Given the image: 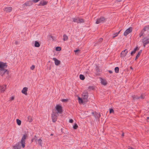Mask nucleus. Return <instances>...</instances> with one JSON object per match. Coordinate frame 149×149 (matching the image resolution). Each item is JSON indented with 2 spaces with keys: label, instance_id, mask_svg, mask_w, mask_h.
I'll return each instance as SVG.
<instances>
[{
  "label": "nucleus",
  "instance_id": "obj_1",
  "mask_svg": "<svg viewBox=\"0 0 149 149\" xmlns=\"http://www.w3.org/2000/svg\"><path fill=\"white\" fill-rule=\"evenodd\" d=\"M27 137V134H25L23 135L21 141V143L22 148H24L25 146V141L26 137Z\"/></svg>",
  "mask_w": 149,
  "mask_h": 149
},
{
  "label": "nucleus",
  "instance_id": "obj_2",
  "mask_svg": "<svg viewBox=\"0 0 149 149\" xmlns=\"http://www.w3.org/2000/svg\"><path fill=\"white\" fill-rule=\"evenodd\" d=\"M142 43L144 47H145L148 44H149V36H147L145 37L142 39Z\"/></svg>",
  "mask_w": 149,
  "mask_h": 149
},
{
  "label": "nucleus",
  "instance_id": "obj_3",
  "mask_svg": "<svg viewBox=\"0 0 149 149\" xmlns=\"http://www.w3.org/2000/svg\"><path fill=\"white\" fill-rule=\"evenodd\" d=\"M55 109L57 111V113H62V107L61 106L60 104H57L55 107Z\"/></svg>",
  "mask_w": 149,
  "mask_h": 149
},
{
  "label": "nucleus",
  "instance_id": "obj_4",
  "mask_svg": "<svg viewBox=\"0 0 149 149\" xmlns=\"http://www.w3.org/2000/svg\"><path fill=\"white\" fill-rule=\"evenodd\" d=\"M88 97V93L86 91H84L82 94V97L84 100L85 101H87V99Z\"/></svg>",
  "mask_w": 149,
  "mask_h": 149
},
{
  "label": "nucleus",
  "instance_id": "obj_5",
  "mask_svg": "<svg viewBox=\"0 0 149 149\" xmlns=\"http://www.w3.org/2000/svg\"><path fill=\"white\" fill-rule=\"evenodd\" d=\"M106 20V19L104 17H101L100 18H97L96 22V24H99L101 23H103Z\"/></svg>",
  "mask_w": 149,
  "mask_h": 149
},
{
  "label": "nucleus",
  "instance_id": "obj_6",
  "mask_svg": "<svg viewBox=\"0 0 149 149\" xmlns=\"http://www.w3.org/2000/svg\"><path fill=\"white\" fill-rule=\"evenodd\" d=\"M148 30H149V26L147 25L146 26L141 30L140 33H139V37H141L143 35V34L145 31H148Z\"/></svg>",
  "mask_w": 149,
  "mask_h": 149
},
{
  "label": "nucleus",
  "instance_id": "obj_7",
  "mask_svg": "<svg viewBox=\"0 0 149 149\" xmlns=\"http://www.w3.org/2000/svg\"><path fill=\"white\" fill-rule=\"evenodd\" d=\"M56 113L54 112L52 114V122L54 123L57 120V115Z\"/></svg>",
  "mask_w": 149,
  "mask_h": 149
},
{
  "label": "nucleus",
  "instance_id": "obj_8",
  "mask_svg": "<svg viewBox=\"0 0 149 149\" xmlns=\"http://www.w3.org/2000/svg\"><path fill=\"white\" fill-rule=\"evenodd\" d=\"M7 67L6 63H4L2 62H0V70L5 69Z\"/></svg>",
  "mask_w": 149,
  "mask_h": 149
},
{
  "label": "nucleus",
  "instance_id": "obj_9",
  "mask_svg": "<svg viewBox=\"0 0 149 149\" xmlns=\"http://www.w3.org/2000/svg\"><path fill=\"white\" fill-rule=\"evenodd\" d=\"M132 27H130L129 28L126 30L124 33V35L125 36H126L129 33H130L132 31Z\"/></svg>",
  "mask_w": 149,
  "mask_h": 149
},
{
  "label": "nucleus",
  "instance_id": "obj_10",
  "mask_svg": "<svg viewBox=\"0 0 149 149\" xmlns=\"http://www.w3.org/2000/svg\"><path fill=\"white\" fill-rule=\"evenodd\" d=\"M5 74H8V72L6 69L0 70V75L2 76H3Z\"/></svg>",
  "mask_w": 149,
  "mask_h": 149
},
{
  "label": "nucleus",
  "instance_id": "obj_11",
  "mask_svg": "<svg viewBox=\"0 0 149 149\" xmlns=\"http://www.w3.org/2000/svg\"><path fill=\"white\" fill-rule=\"evenodd\" d=\"M92 113L96 120L97 119H99L100 117V113H98L97 112H95V113L93 112Z\"/></svg>",
  "mask_w": 149,
  "mask_h": 149
},
{
  "label": "nucleus",
  "instance_id": "obj_12",
  "mask_svg": "<svg viewBox=\"0 0 149 149\" xmlns=\"http://www.w3.org/2000/svg\"><path fill=\"white\" fill-rule=\"evenodd\" d=\"M32 2L31 1H27L23 5L24 7L25 6H30L32 5Z\"/></svg>",
  "mask_w": 149,
  "mask_h": 149
},
{
  "label": "nucleus",
  "instance_id": "obj_13",
  "mask_svg": "<svg viewBox=\"0 0 149 149\" xmlns=\"http://www.w3.org/2000/svg\"><path fill=\"white\" fill-rule=\"evenodd\" d=\"M21 148L20 143H17L13 147V149H20Z\"/></svg>",
  "mask_w": 149,
  "mask_h": 149
},
{
  "label": "nucleus",
  "instance_id": "obj_14",
  "mask_svg": "<svg viewBox=\"0 0 149 149\" xmlns=\"http://www.w3.org/2000/svg\"><path fill=\"white\" fill-rule=\"evenodd\" d=\"M53 60L54 61L55 65H58L61 63L60 61L56 58H54Z\"/></svg>",
  "mask_w": 149,
  "mask_h": 149
},
{
  "label": "nucleus",
  "instance_id": "obj_15",
  "mask_svg": "<svg viewBox=\"0 0 149 149\" xmlns=\"http://www.w3.org/2000/svg\"><path fill=\"white\" fill-rule=\"evenodd\" d=\"M28 90V88L26 87H24L22 90V93L24 94L25 95H27V93L26 92Z\"/></svg>",
  "mask_w": 149,
  "mask_h": 149
},
{
  "label": "nucleus",
  "instance_id": "obj_16",
  "mask_svg": "<svg viewBox=\"0 0 149 149\" xmlns=\"http://www.w3.org/2000/svg\"><path fill=\"white\" fill-rule=\"evenodd\" d=\"M139 49V48H138V47H136L134 49V50L131 52L130 53L131 55V56H133V54H135L136 51L138 50Z\"/></svg>",
  "mask_w": 149,
  "mask_h": 149
},
{
  "label": "nucleus",
  "instance_id": "obj_17",
  "mask_svg": "<svg viewBox=\"0 0 149 149\" xmlns=\"http://www.w3.org/2000/svg\"><path fill=\"white\" fill-rule=\"evenodd\" d=\"M47 2L46 1H45L43 0V1H40L39 4L38 5L39 6H45L47 4Z\"/></svg>",
  "mask_w": 149,
  "mask_h": 149
},
{
  "label": "nucleus",
  "instance_id": "obj_18",
  "mask_svg": "<svg viewBox=\"0 0 149 149\" xmlns=\"http://www.w3.org/2000/svg\"><path fill=\"white\" fill-rule=\"evenodd\" d=\"M12 8L11 7H8L5 8V11L7 12H10L12 10Z\"/></svg>",
  "mask_w": 149,
  "mask_h": 149
},
{
  "label": "nucleus",
  "instance_id": "obj_19",
  "mask_svg": "<svg viewBox=\"0 0 149 149\" xmlns=\"http://www.w3.org/2000/svg\"><path fill=\"white\" fill-rule=\"evenodd\" d=\"M100 81L102 84L104 86L107 84V83L106 80L102 78H101Z\"/></svg>",
  "mask_w": 149,
  "mask_h": 149
},
{
  "label": "nucleus",
  "instance_id": "obj_20",
  "mask_svg": "<svg viewBox=\"0 0 149 149\" xmlns=\"http://www.w3.org/2000/svg\"><path fill=\"white\" fill-rule=\"evenodd\" d=\"M126 51V49L122 51L120 54L121 55V57H124L126 55L125 52Z\"/></svg>",
  "mask_w": 149,
  "mask_h": 149
},
{
  "label": "nucleus",
  "instance_id": "obj_21",
  "mask_svg": "<svg viewBox=\"0 0 149 149\" xmlns=\"http://www.w3.org/2000/svg\"><path fill=\"white\" fill-rule=\"evenodd\" d=\"M6 88V85H3L1 87L0 89L1 91V92L2 93H3L5 91Z\"/></svg>",
  "mask_w": 149,
  "mask_h": 149
},
{
  "label": "nucleus",
  "instance_id": "obj_22",
  "mask_svg": "<svg viewBox=\"0 0 149 149\" xmlns=\"http://www.w3.org/2000/svg\"><path fill=\"white\" fill-rule=\"evenodd\" d=\"M79 18L78 17H76L75 18H73L72 19H73V21L74 22H77V23H79Z\"/></svg>",
  "mask_w": 149,
  "mask_h": 149
},
{
  "label": "nucleus",
  "instance_id": "obj_23",
  "mask_svg": "<svg viewBox=\"0 0 149 149\" xmlns=\"http://www.w3.org/2000/svg\"><path fill=\"white\" fill-rule=\"evenodd\" d=\"M142 50H140L139 51L138 53L136 56V57L135 59V60H136V59L138 58V57L139 56L140 54H141L142 52Z\"/></svg>",
  "mask_w": 149,
  "mask_h": 149
},
{
  "label": "nucleus",
  "instance_id": "obj_24",
  "mask_svg": "<svg viewBox=\"0 0 149 149\" xmlns=\"http://www.w3.org/2000/svg\"><path fill=\"white\" fill-rule=\"evenodd\" d=\"M40 44L38 42L35 41V42L34 46L36 47H39L40 46Z\"/></svg>",
  "mask_w": 149,
  "mask_h": 149
},
{
  "label": "nucleus",
  "instance_id": "obj_25",
  "mask_svg": "<svg viewBox=\"0 0 149 149\" xmlns=\"http://www.w3.org/2000/svg\"><path fill=\"white\" fill-rule=\"evenodd\" d=\"M37 140L38 141V144H39L40 146H42V140L41 139H40Z\"/></svg>",
  "mask_w": 149,
  "mask_h": 149
},
{
  "label": "nucleus",
  "instance_id": "obj_26",
  "mask_svg": "<svg viewBox=\"0 0 149 149\" xmlns=\"http://www.w3.org/2000/svg\"><path fill=\"white\" fill-rule=\"evenodd\" d=\"M79 78L81 80H83L84 79L85 77L84 75L81 74L79 75Z\"/></svg>",
  "mask_w": 149,
  "mask_h": 149
},
{
  "label": "nucleus",
  "instance_id": "obj_27",
  "mask_svg": "<svg viewBox=\"0 0 149 149\" xmlns=\"http://www.w3.org/2000/svg\"><path fill=\"white\" fill-rule=\"evenodd\" d=\"M27 119H28V120H27L28 121H29L30 122H31L33 120L31 116H29L27 117Z\"/></svg>",
  "mask_w": 149,
  "mask_h": 149
},
{
  "label": "nucleus",
  "instance_id": "obj_28",
  "mask_svg": "<svg viewBox=\"0 0 149 149\" xmlns=\"http://www.w3.org/2000/svg\"><path fill=\"white\" fill-rule=\"evenodd\" d=\"M78 100L79 103H82L83 102V100L80 97H78Z\"/></svg>",
  "mask_w": 149,
  "mask_h": 149
},
{
  "label": "nucleus",
  "instance_id": "obj_29",
  "mask_svg": "<svg viewBox=\"0 0 149 149\" xmlns=\"http://www.w3.org/2000/svg\"><path fill=\"white\" fill-rule=\"evenodd\" d=\"M63 40L64 41L67 40L68 39V37L65 34H64L63 35Z\"/></svg>",
  "mask_w": 149,
  "mask_h": 149
},
{
  "label": "nucleus",
  "instance_id": "obj_30",
  "mask_svg": "<svg viewBox=\"0 0 149 149\" xmlns=\"http://www.w3.org/2000/svg\"><path fill=\"white\" fill-rule=\"evenodd\" d=\"M16 121H17V124H18V125H20L21 124V121L19 120V119H17L16 120Z\"/></svg>",
  "mask_w": 149,
  "mask_h": 149
},
{
  "label": "nucleus",
  "instance_id": "obj_31",
  "mask_svg": "<svg viewBox=\"0 0 149 149\" xmlns=\"http://www.w3.org/2000/svg\"><path fill=\"white\" fill-rule=\"evenodd\" d=\"M114 70L116 73H118L119 72V68L118 67H116L115 68Z\"/></svg>",
  "mask_w": 149,
  "mask_h": 149
},
{
  "label": "nucleus",
  "instance_id": "obj_32",
  "mask_svg": "<svg viewBox=\"0 0 149 149\" xmlns=\"http://www.w3.org/2000/svg\"><path fill=\"white\" fill-rule=\"evenodd\" d=\"M84 22V19H82L79 18V22L78 23H81Z\"/></svg>",
  "mask_w": 149,
  "mask_h": 149
},
{
  "label": "nucleus",
  "instance_id": "obj_33",
  "mask_svg": "<svg viewBox=\"0 0 149 149\" xmlns=\"http://www.w3.org/2000/svg\"><path fill=\"white\" fill-rule=\"evenodd\" d=\"M61 50V48L60 47H57L56 48V50L57 51H59Z\"/></svg>",
  "mask_w": 149,
  "mask_h": 149
},
{
  "label": "nucleus",
  "instance_id": "obj_34",
  "mask_svg": "<svg viewBox=\"0 0 149 149\" xmlns=\"http://www.w3.org/2000/svg\"><path fill=\"white\" fill-rule=\"evenodd\" d=\"M78 127V126L76 124H74V125L73 126V128L74 129H77Z\"/></svg>",
  "mask_w": 149,
  "mask_h": 149
},
{
  "label": "nucleus",
  "instance_id": "obj_35",
  "mask_svg": "<svg viewBox=\"0 0 149 149\" xmlns=\"http://www.w3.org/2000/svg\"><path fill=\"white\" fill-rule=\"evenodd\" d=\"M95 70L97 72H100V70L99 69V68L97 66H96V68H95Z\"/></svg>",
  "mask_w": 149,
  "mask_h": 149
},
{
  "label": "nucleus",
  "instance_id": "obj_36",
  "mask_svg": "<svg viewBox=\"0 0 149 149\" xmlns=\"http://www.w3.org/2000/svg\"><path fill=\"white\" fill-rule=\"evenodd\" d=\"M133 99L134 100L139 99V96H135V97H134Z\"/></svg>",
  "mask_w": 149,
  "mask_h": 149
},
{
  "label": "nucleus",
  "instance_id": "obj_37",
  "mask_svg": "<svg viewBox=\"0 0 149 149\" xmlns=\"http://www.w3.org/2000/svg\"><path fill=\"white\" fill-rule=\"evenodd\" d=\"M113 112H114V111H113V109H111L109 110V113H112Z\"/></svg>",
  "mask_w": 149,
  "mask_h": 149
},
{
  "label": "nucleus",
  "instance_id": "obj_38",
  "mask_svg": "<svg viewBox=\"0 0 149 149\" xmlns=\"http://www.w3.org/2000/svg\"><path fill=\"white\" fill-rule=\"evenodd\" d=\"M35 68V65H33L31 67V69L32 70H33Z\"/></svg>",
  "mask_w": 149,
  "mask_h": 149
},
{
  "label": "nucleus",
  "instance_id": "obj_39",
  "mask_svg": "<svg viewBox=\"0 0 149 149\" xmlns=\"http://www.w3.org/2000/svg\"><path fill=\"white\" fill-rule=\"evenodd\" d=\"M40 0H33V2L36 3L40 1Z\"/></svg>",
  "mask_w": 149,
  "mask_h": 149
},
{
  "label": "nucleus",
  "instance_id": "obj_40",
  "mask_svg": "<svg viewBox=\"0 0 149 149\" xmlns=\"http://www.w3.org/2000/svg\"><path fill=\"white\" fill-rule=\"evenodd\" d=\"M61 101L62 102H66L68 101V100L67 99H62L61 100Z\"/></svg>",
  "mask_w": 149,
  "mask_h": 149
},
{
  "label": "nucleus",
  "instance_id": "obj_41",
  "mask_svg": "<svg viewBox=\"0 0 149 149\" xmlns=\"http://www.w3.org/2000/svg\"><path fill=\"white\" fill-rule=\"evenodd\" d=\"M34 139L36 141L38 140V137L36 136V135L34 136Z\"/></svg>",
  "mask_w": 149,
  "mask_h": 149
},
{
  "label": "nucleus",
  "instance_id": "obj_42",
  "mask_svg": "<svg viewBox=\"0 0 149 149\" xmlns=\"http://www.w3.org/2000/svg\"><path fill=\"white\" fill-rule=\"evenodd\" d=\"M144 98V97H143V95H141L140 96H139V99H143Z\"/></svg>",
  "mask_w": 149,
  "mask_h": 149
},
{
  "label": "nucleus",
  "instance_id": "obj_43",
  "mask_svg": "<svg viewBox=\"0 0 149 149\" xmlns=\"http://www.w3.org/2000/svg\"><path fill=\"white\" fill-rule=\"evenodd\" d=\"M73 120L72 119H70L69 120V122L70 123H72L73 122Z\"/></svg>",
  "mask_w": 149,
  "mask_h": 149
},
{
  "label": "nucleus",
  "instance_id": "obj_44",
  "mask_svg": "<svg viewBox=\"0 0 149 149\" xmlns=\"http://www.w3.org/2000/svg\"><path fill=\"white\" fill-rule=\"evenodd\" d=\"M114 35V36H113L112 37L113 38H115V37H116L118 35L117 34H113Z\"/></svg>",
  "mask_w": 149,
  "mask_h": 149
},
{
  "label": "nucleus",
  "instance_id": "obj_45",
  "mask_svg": "<svg viewBox=\"0 0 149 149\" xmlns=\"http://www.w3.org/2000/svg\"><path fill=\"white\" fill-rule=\"evenodd\" d=\"M14 99V97L13 96H12L10 98V100H13Z\"/></svg>",
  "mask_w": 149,
  "mask_h": 149
},
{
  "label": "nucleus",
  "instance_id": "obj_46",
  "mask_svg": "<svg viewBox=\"0 0 149 149\" xmlns=\"http://www.w3.org/2000/svg\"><path fill=\"white\" fill-rule=\"evenodd\" d=\"M103 40V39L102 38H100L99 40V42H101Z\"/></svg>",
  "mask_w": 149,
  "mask_h": 149
},
{
  "label": "nucleus",
  "instance_id": "obj_47",
  "mask_svg": "<svg viewBox=\"0 0 149 149\" xmlns=\"http://www.w3.org/2000/svg\"><path fill=\"white\" fill-rule=\"evenodd\" d=\"M14 43L16 45H17L18 43V41H15V42H14Z\"/></svg>",
  "mask_w": 149,
  "mask_h": 149
},
{
  "label": "nucleus",
  "instance_id": "obj_48",
  "mask_svg": "<svg viewBox=\"0 0 149 149\" xmlns=\"http://www.w3.org/2000/svg\"><path fill=\"white\" fill-rule=\"evenodd\" d=\"M80 50L79 49H77L75 50L74 51V52H75V53H76L77 52H78Z\"/></svg>",
  "mask_w": 149,
  "mask_h": 149
},
{
  "label": "nucleus",
  "instance_id": "obj_49",
  "mask_svg": "<svg viewBox=\"0 0 149 149\" xmlns=\"http://www.w3.org/2000/svg\"><path fill=\"white\" fill-rule=\"evenodd\" d=\"M121 30H120V31H119L118 33H114V34H117L118 35L120 33V31H121Z\"/></svg>",
  "mask_w": 149,
  "mask_h": 149
},
{
  "label": "nucleus",
  "instance_id": "obj_50",
  "mask_svg": "<svg viewBox=\"0 0 149 149\" xmlns=\"http://www.w3.org/2000/svg\"><path fill=\"white\" fill-rule=\"evenodd\" d=\"M89 88L91 89H93V87L92 86H89Z\"/></svg>",
  "mask_w": 149,
  "mask_h": 149
},
{
  "label": "nucleus",
  "instance_id": "obj_51",
  "mask_svg": "<svg viewBox=\"0 0 149 149\" xmlns=\"http://www.w3.org/2000/svg\"><path fill=\"white\" fill-rule=\"evenodd\" d=\"M108 71L110 74H112L113 73V72L111 70H109Z\"/></svg>",
  "mask_w": 149,
  "mask_h": 149
},
{
  "label": "nucleus",
  "instance_id": "obj_52",
  "mask_svg": "<svg viewBox=\"0 0 149 149\" xmlns=\"http://www.w3.org/2000/svg\"><path fill=\"white\" fill-rule=\"evenodd\" d=\"M147 120L148 122H149V117H147Z\"/></svg>",
  "mask_w": 149,
  "mask_h": 149
},
{
  "label": "nucleus",
  "instance_id": "obj_53",
  "mask_svg": "<svg viewBox=\"0 0 149 149\" xmlns=\"http://www.w3.org/2000/svg\"><path fill=\"white\" fill-rule=\"evenodd\" d=\"M125 53H126V55H127V53H128V51L127 50V49H126V51L125 52Z\"/></svg>",
  "mask_w": 149,
  "mask_h": 149
},
{
  "label": "nucleus",
  "instance_id": "obj_54",
  "mask_svg": "<svg viewBox=\"0 0 149 149\" xmlns=\"http://www.w3.org/2000/svg\"><path fill=\"white\" fill-rule=\"evenodd\" d=\"M121 135H122V136H124V133H123V134H122Z\"/></svg>",
  "mask_w": 149,
  "mask_h": 149
},
{
  "label": "nucleus",
  "instance_id": "obj_55",
  "mask_svg": "<svg viewBox=\"0 0 149 149\" xmlns=\"http://www.w3.org/2000/svg\"><path fill=\"white\" fill-rule=\"evenodd\" d=\"M130 69H132V70H133V68L132 67H130Z\"/></svg>",
  "mask_w": 149,
  "mask_h": 149
},
{
  "label": "nucleus",
  "instance_id": "obj_56",
  "mask_svg": "<svg viewBox=\"0 0 149 149\" xmlns=\"http://www.w3.org/2000/svg\"><path fill=\"white\" fill-rule=\"evenodd\" d=\"M129 149H133L131 147L129 148Z\"/></svg>",
  "mask_w": 149,
  "mask_h": 149
},
{
  "label": "nucleus",
  "instance_id": "obj_57",
  "mask_svg": "<svg viewBox=\"0 0 149 149\" xmlns=\"http://www.w3.org/2000/svg\"><path fill=\"white\" fill-rule=\"evenodd\" d=\"M53 134H50V135L51 136H53Z\"/></svg>",
  "mask_w": 149,
  "mask_h": 149
},
{
  "label": "nucleus",
  "instance_id": "obj_58",
  "mask_svg": "<svg viewBox=\"0 0 149 149\" xmlns=\"http://www.w3.org/2000/svg\"><path fill=\"white\" fill-rule=\"evenodd\" d=\"M33 139L32 140H31L32 142V141H33V139Z\"/></svg>",
  "mask_w": 149,
  "mask_h": 149
},
{
  "label": "nucleus",
  "instance_id": "obj_59",
  "mask_svg": "<svg viewBox=\"0 0 149 149\" xmlns=\"http://www.w3.org/2000/svg\"><path fill=\"white\" fill-rule=\"evenodd\" d=\"M50 36L51 38H52V36Z\"/></svg>",
  "mask_w": 149,
  "mask_h": 149
},
{
  "label": "nucleus",
  "instance_id": "obj_60",
  "mask_svg": "<svg viewBox=\"0 0 149 149\" xmlns=\"http://www.w3.org/2000/svg\"><path fill=\"white\" fill-rule=\"evenodd\" d=\"M86 73H88V72H86Z\"/></svg>",
  "mask_w": 149,
  "mask_h": 149
},
{
  "label": "nucleus",
  "instance_id": "obj_61",
  "mask_svg": "<svg viewBox=\"0 0 149 149\" xmlns=\"http://www.w3.org/2000/svg\"><path fill=\"white\" fill-rule=\"evenodd\" d=\"M86 73H88V72H86Z\"/></svg>",
  "mask_w": 149,
  "mask_h": 149
}]
</instances>
